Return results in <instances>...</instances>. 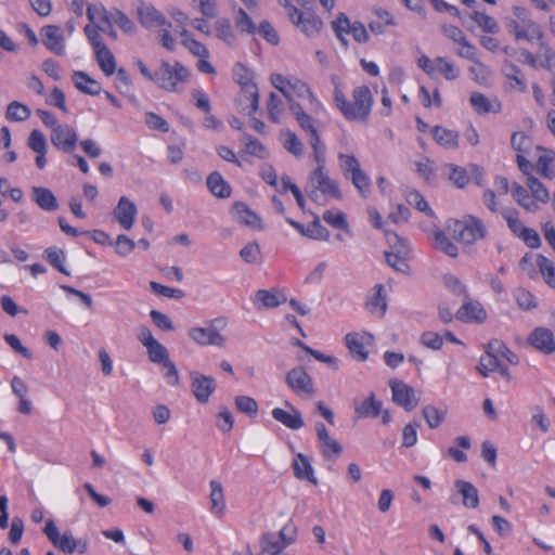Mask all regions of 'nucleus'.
I'll return each mask as SVG.
<instances>
[{
    "label": "nucleus",
    "mask_w": 555,
    "mask_h": 555,
    "mask_svg": "<svg viewBox=\"0 0 555 555\" xmlns=\"http://www.w3.org/2000/svg\"><path fill=\"white\" fill-rule=\"evenodd\" d=\"M512 149L516 152L518 169L526 176L525 185L514 182L511 193L514 201L527 212L539 211L542 205L550 202L547 188L533 176V163L528 157L535 152L533 139L524 131H516L511 138Z\"/></svg>",
    "instance_id": "f257e3e1"
},
{
    "label": "nucleus",
    "mask_w": 555,
    "mask_h": 555,
    "mask_svg": "<svg viewBox=\"0 0 555 555\" xmlns=\"http://www.w3.org/2000/svg\"><path fill=\"white\" fill-rule=\"evenodd\" d=\"M332 83L334 85V105L343 117L348 121L367 122L374 104L370 87L366 85L354 87L351 98L348 99L338 76L332 77Z\"/></svg>",
    "instance_id": "f03ea898"
},
{
    "label": "nucleus",
    "mask_w": 555,
    "mask_h": 555,
    "mask_svg": "<svg viewBox=\"0 0 555 555\" xmlns=\"http://www.w3.org/2000/svg\"><path fill=\"white\" fill-rule=\"evenodd\" d=\"M135 65L144 78L167 92H180L191 76L190 69L179 61L170 63L163 60L159 68L154 72L141 60Z\"/></svg>",
    "instance_id": "7ed1b4c3"
},
{
    "label": "nucleus",
    "mask_w": 555,
    "mask_h": 555,
    "mask_svg": "<svg viewBox=\"0 0 555 555\" xmlns=\"http://www.w3.org/2000/svg\"><path fill=\"white\" fill-rule=\"evenodd\" d=\"M270 81L272 86L285 96L289 104V109H292V104H298L296 99H307L309 102V111L312 114L319 115L325 112L322 102L305 81L294 77L287 78L281 74H272Z\"/></svg>",
    "instance_id": "20e7f679"
},
{
    "label": "nucleus",
    "mask_w": 555,
    "mask_h": 555,
    "mask_svg": "<svg viewBox=\"0 0 555 555\" xmlns=\"http://www.w3.org/2000/svg\"><path fill=\"white\" fill-rule=\"evenodd\" d=\"M171 18L181 26L178 34L181 37V44L195 57L198 59L196 67L198 72L207 75L216 74V69L209 62V50L201 41L196 40L194 36L185 28L190 23V17L186 13L179 9H171L169 11Z\"/></svg>",
    "instance_id": "39448f33"
},
{
    "label": "nucleus",
    "mask_w": 555,
    "mask_h": 555,
    "mask_svg": "<svg viewBox=\"0 0 555 555\" xmlns=\"http://www.w3.org/2000/svg\"><path fill=\"white\" fill-rule=\"evenodd\" d=\"M447 229L452 237L463 245H473L483 240L488 233L485 222L472 215L450 221Z\"/></svg>",
    "instance_id": "423d86ee"
},
{
    "label": "nucleus",
    "mask_w": 555,
    "mask_h": 555,
    "mask_svg": "<svg viewBox=\"0 0 555 555\" xmlns=\"http://www.w3.org/2000/svg\"><path fill=\"white\" fill-rule=\"evenodd\" d=\"M313 159L317 163V168L310 176V183L313 188L310 194L311 198L315 199L319 192L325 197L339 199L341 192L337 181L325 172V151L314 153Z\"/></svg>",
    "instance_id": "0eeeda50"
},
{
    "label": "nucleus",
    "mask_w": 555,
    "mask_h": 555,
    "mask_svg": "<svg viewBox=\"0 0 555 555\" xmlns=\"http://www.w3.org/2000/svg\"><path fill=\"white\" fill-rule=\"evenodd\" d=\"M331 28L345 49H347L349 44L348 36H351L352 39L360 44L366 43L370 39L364 24L359 21L351 22L343 12L338 13L335 18L331 21Z\"/></svg>",
    "instance_id": "6e6552de"
},
{
    "label": "nucleus",
    "mask_w": 555,
    "mask_h": 555,
    "mask_svg": "<svg viewBox=\"0 0 555 555\" xmlns=\"http://www.w3.org/2000/svg\"><path fill=\"white\" fill-rule=\"evenodd\" d=\"M338 164L344 177L351 181L362 196L366 197L371 192V179L354 154L339 153Z\"/></svg>",
    "instance_id": "1a4fd4ad"
},
{
    "label": "nucleus",
    "mask_w": 555,
    "mask_h": 555,
    "mask_svg": "<svg viewBox=\"0 0 555 555\" xmlns=\"http://www.w3.org/2000/svg\"><path fill=\"white\" fill-rule=\"evenodd\" d=\"M207 327L193 326L188 331L189 337L199 346H225V337L220 334L219 330H223L228 321L223 317L216 318L207 322Z\"/></svg>",
    "instance_id": "9d476101"
},
{
    "label": "nucleus",
    "mask_w": 555,
    "mask_h": 555,
    "mask_svg": "<svg viewBox=\"0 0 555 555\" xmlns=\"http://www.w3.org/2000/svg\"><path fill=\"white\" fill-rule=\"evenodd\" d=\"M286 14L291 23L309 38L319 36L323 29L322 18L312 9L300 10L297 7H292Z\"/></svg>",
    "instance_id": "9b49d317"
},
{
    "label": "nucleus",
    "mask_w": 555,
    "mask_h": 555,
    "mask_svg": "<svg viewBox=\"0 0 555 555\" xmlns=\"http://www.w3.org/2000/svg\"><path fill=\"white\" fill-rule=\"evenodd\" d=\"M482 202L491 212L500 214L503 217L509 231L516 237L521 233L526 225H524L519 218V211L514 207H502L493 190L487 189L483 192Z\"/></svg>",
    "instance_id": "f8f14e48"
},
{
    "label": "nucleus",
    "mask_w": 555,
    "mask_h": 555,
    "mask_svg": "<svg viewBox=\"0 0 555 555\" xmlns=\"http://www.w3.org/2000/svg\"><path fill=\"white\" fill-rule=\"evenodd\" d=\"M85 34L94 51L95 60L101 70L106 76H112L116 72V60L112 51L103 42L101 35L93 26H86Z\"/></svg>",
    "instance_id": "ddd939ff"
},
{
    "label": "nucleus",
    "mask_w": 555,
    "mask_h": 555,
    "mask_svg": "<svg viewBox=\"0 0 555 555\" xmlns=\"http://www.w3.org/2000/svg\"><path fill=\"white\" fill-rule=\"evenodd\" d=\"M417 66L430 78L441 76L446 80L452 81L460 75V70L455 64L442 56L430 59L429 56L422 54L417 59Z\"/></svg>",
    "instance_id": "4468645a"
},
{
    "label": "nucleus",
    "mask_w": 555,
    "mask_h": 555,
    "mask_svg": "<svg viewBox=\"0 0 555 555\" xmlns=\"http://www.w3.org/2000/svg\"><path fill=\"white\" fill-rule=\"evenodd\" d=\"M386 241L389 244V246L393 249L392 251L385 253L387 263L396 271L406 272L409 270V248L404 240L401 238L397 233L387 231Z\"/></svg>",
    "instance_id": "2eb2a0df"
},
{
    "label": "nucleus",
    "mask_w": 555,
    "mask_h": 555,
    "mask_svg": "<svg viewBox=\"0 0 555 555\" xmlns=\"http://www.w3.org/2000/svg\"><path fill=\"white\" fill-rule=\"evenodd\" d=\"M292 114L302 131L309 135V144L314 153L324 152L325 145L322 143L317 121L309 115L300 104H292Z\"/></svg>",
    "instance_id": "dca6fc26"
},
{
    "label": "nucleus",
    "mask_w": 555,
    "mask_h": 555,
    "mask_svg": "<svg viewBox=\"0 0 555 555\" xmlns=\"http://www.w3.org/2000/svg\"><path fill=\"white\" fill-rule=\"evenodd\" d=\"M241 92L237 98V106L240 112L247 116H253L259 109L258 88L250 78L238 80Z\"/></svg>",
    "instance_id": "f3484780"
},
{
    "label": "nucleus",
    "mask_w": 555,
    "mask_h": 555,
    "mask_svg": "<svg viewBox=\"0 0 555 555\" xmlns=\"http://www.w3.org/2000/svg\"><path fill=\"white\" fill-rule=\"evenodd\" d=\"M345 344L354 360L364 362L369 358V348L374 344V336L367 332L348 333Z\"/></svg>",
    "instance_id": "a211bd4d"
},
{
    "label": "nucleus",
    "mask_w": 555,
    "mask_h": 555,
    "mask_svg": "<svg viewBox=\"0 0 555 555\" xmlns=\"http://www.w3.org/2000/svg\"><path fill=\"white\" fill-rule=\"evenodd\" d=\"M138 339L146 348L151 362L162 365L169 360L167 348L154 338L147 326H141L138 330Z\"/></svg>",
    "instance_id": "6ab92c4d"
},
{
    "label": "nucleus",
    "mask_w": 555,
    "mask_h": 555,
    "mask_svg": "<svg viewBox=\"0 0 555 555\" xmlns=\"http://www.w3.org/2000/svg\"><path fill=\"white\" fill-rule=\"evenodd\" d=\"M87 15L90 21L87 26H93L99 34L104 33L113 40L117 39V33L113 27L114 23L109 20L108 11L102 4L88 5Z\"/></svg>",
    "instance_id": "aec40b11"
},
{
    "label": "nucleus",
    "mask_w": 555,
    "mask_h": 555,
    "mask_svg": "<svg viewBox=\"0 0 555 555\" xmlns=\"http://www.w3.org/2000/svg\"><path fill=\"white\" fill-rule=\"evenodd\" d=\"M315 431L323 459L332 462L337 461L343 453V446L330 436L323 423L315 424Z\"/></svg>",
    "instance_id": "412c9836"
},
{
    "label": "nucleus",
    "mask_w": 555,
    "mask_h": 555,
    "mask_svg": "<svg viewBox=\"0 0 555 555\" xmlns=\"http://www.w3.org/2000/svg\"><path fill=\"white\" fill-rule=\"evenodd\" d=\"M230 214L237 223L253 230H263V223L258 214H256L246 203L236 201L232 204Z\"/></svg>",
    "instance_id": "4be33fe9"
},
{
    "label": "nucleus",
    "mask_w": 555,
    "mask_h": 555,
    "mask_svg": "<svg viewBox=\"0 0 555 555\" xmlns=\"http://www.w3.org/2000/svg\"><path fill=\"white\" fill-rule=\"evenodd\" d=\"M389 386L396 404L409 412L417 406L418 398H416L415 390L411 386L399 379H391Z\"/></svg>",
    "instance_id": "5701e85b"
},
{
    "label": "nucleus",
    "mask_w": 555,
    "mask_h": 555,
    "mask_svg": "<svg viewBox=\"0 0 555 555\" xmlns=\"http://www.w3.org/2000/svg\"><path fill=\"white\" fill-rule=\"evenodd\" d=\"M443 35L459 46L456 54L469 61L476 60V48L467 40L464 31L454 25H443Z\"/></svg>",
    "instance_id": "b1692460"
},
{
    "label": "nucleus",
    "mask_w": 555,
    "mask_h": 555,
    "mask_svg": "<svg viewBox=\"0 0 555 555\" xmlns=\"http://www.w3.org/2000/svg\"><path fill=\"white\" fill-rule=\"evenodd\" d=\"M287 386L298 396H312V378L304 367H294L286 374Z\"/></svg>",
    "instance_id": "393cba45"
},
{
    "label": "nucleus",
    "mask_w": 555,
    "mask_h": 555,
    "mask_svg": "<svg viewBox=\"0 0 555 555\" xmlns=\"http://www.w3.org/2000/svg\"><path fill=\"white\" fill-rule=\"evenodd\" d=\"M532 156L537 158L533 171L543 178L553 179L555 177V152L552 149L537 145Z\"/></svg>",
    "instance_id": "a878e982"
},
{
    "label": "nucleus",
    "mask_w": 555,
    "mask_h": 555,
    "mask_svg": "<svg viewBox=\"0 0 555 555\" xmlns=\"http://www.w3.org/2000/svg\"><path fill=\"white\" fill-rule=\"evenodd\" d=\"M135 12L139 23L145 28L171 26V23L167 22L165 15L151 3L141 1Z\"/></svg>",
    "instance_id": "bb28decb"
},
{
    "label": "nucleus",
    "mask_w": 555,
    "mask_h": 555,
    "mask_svg": "<svg viewBox=\"0 0 555 555\" xmlns=\"http://www.w3.org/2000/svg\"><path fill=\"white\" fill-rule=\"evenodd\" d=\"M137 214L138 208L135 204L126 196H121L119 198L116 207L113 210L114 218L117 220L119 225L127 231L132 229L135 222Z\"/></svg>",
    "instance_id": "cd10ccee"
},
{
    "label": "nucleus",
    "mask_w": 555,
    "mask_h": 555,
    "mask_svg": "<svg viewBox=\"0 0 555 555\" xmlns=\"http://www.w3.org/2000/svg\"><path fill=\"white\" fill-rule=\"evenodd\" d=\"M191 379L192 392L196 400L201 403H207L216 389L215 379L210 376L202 375L198 373H192Z\"/></svg>",
    "instance_id": "c85d7f7f"
},
{
    "label": "nucleus",
    "mask_w": 555,
    "mask_h": 555,
    "mask_svg": "<svg viewBox=\"0 0 555 555\" xmlns=\"http://www.w3.org/2000/svg\"><path fill=\"white\" fill-rule=\"evenodd\" d=\"M367 311L378 318L387 311V295L383 284H376L365 301Z\"/></svg>",
    "instance_id": "c756f323"
},
{
    "label": "nucleus",
    "mask_w": 555,
    "mask_h": 555,
    "mask_svg": "<svg viewBox=\"0 0 555 555\" xmlns=\"http://www.w3.org/2000/svg\"><path fill=\"white\" fill-rule=\"evenodd\" d=\"M469 103L478 115L498 114L502 111V104L498 98L489 99L480 92H473L469 96Z\"/></svg>",
    "instance_id": "7c9ffc66"
},
{
    "label": "nucleus",
    "mask_w": 555,
    "mask_h": 555,
    "mask_svg": "<svg viewBox=\"0 0 555 555\" xmlns=\"http://www.w3.org/2000/svg\"><path fill=\"white\" fill-rule=\"evenodd\" d=\"M529 343L539 351L551 354L555 351L553 333L544 327L535 328L529 336Z\"/></svg>",
    "instance_id": "2f4dec72"
},
{
    "label": "nucleus",
    "mask_w": 555,
    "mask_h": 555,
    "mask_svg": "<svg viewBox=\"0 0 555 555\" xmlns=\"http://www.w3.org/2000/svg\"><path fill=\"white\" fill-rule=\"evenodd\" d=\"M456 318L463 322L482 323L487 311L479 301L468 300L457 310Z\"/></svg>",
    "instance_id": "473e14b6"
},
{
    "label": "nucleus",
    "mask_w": 555,
    "mask_h": 555,
    "mask_svg": "<svg viewBox=\"0 0 555 555\" xmlns=\"http://www.w3.org/2000/svg\"><path fill=\"white\" fill-rule=\"evenodd\" d=\"M287 300L284 292L279 288L259 289L256 293L254 304L257 308H276Z\"/></svg>",
    "instance_id": "72a5a7b5"
},
{
    "label": "nucleus",
    "mask_w": 555,
    "mask_h": 555,
    "mask_svg": "<svg viewBox=\"0 0 555 555\" xmlns=\"http://www.w3.org/2000/svg\"><path fill=\"white\" fill-rule=\"evenodd\" d=\"M434 141L446 150H455L460 145V133L456 130L442 126H435L431 129Z\"/></svg>",
    "instance_id": "f704fd0d"
},
{
    "label": "nucleus",
    "mask_w": 555,
    "mask_h": 555,
    "mask_svg": "<svg viewBox=\"0 0 555 555\" xmlns=\"http://www.w3.org/2000/svg\"><path fill=\"white\" fill-rule=\"evenodd\" d=\"M271 414L276 422L283 424L289 429L297 430L304 426L302 416L294 406H291V411L274 408Z\"/></svg>",
    "instance_id": "c9c22d12"
},
{
    "label": "nucleus",
    "mask_w": 555,
    "mask_h": 555,
    "mask_svg": "<svg viewBox=\"0 0 555 555\" xmlns=\"http://www.w3.org/2000/svg\"><path fill=\"white\" fill-rule=\"evenodd\" d=\"M293 470L297 479L308 480L309 482L317 485L318 480L314 476L313 467L308 456L302 453H298L293 461Z\"/></svg>",
    "instance_id": "e433bc0d"
},
{
    "label": "nucleus",
    "mask_w": 555,
    "mask_h": 555,
    "mask_svg": "<svg viewBox=\"0 0 555 555\" xmlns=\"http://www.w3.org/2000/svg\"><path fill=\"white\" fill-rule=\"evenodd\" d=\"M514 35L516 39H524L529 42L541 41L543 39L540 26L532 21L522 22L521 24L515 23Z\"/></svg>",
    "instance_id": "4c0bfd02"
},
{
    "label": "nucleus",
    "mask_w": 555,
    "mask_h": 555,
    "mask_svg": "<svg viewBox=\"0 0 555 555\" xmlns=\"http://www.w3.org/2000/svg\"><path fill=\"white\" fill-rule=\"evenodd\" d=\"M207 188L210 193L220 198H228L231 195V186L218 172L214 171L207 177Z\"/></svg>",
    "instance_id": "58836bf2"
},
{
    "label": "nucleus",
    "mask_w": 555,
    "mask_h": 555,
    "mask_svg": "<svg viewBox=\"0 0 555 555\" xmlns=\"http://www.w3.org/2000/svg\"><path fill=\"white\" fill-rule=\"evenodd\" d=\"M455 488L463 498V504L467 508H476L479 505V494L477 488L465 480H456Z\"/></svg>",
    "instance_id": "ea45409f"
},
{
    "label": "nucleus",
    "mask_w": 555,
    "mask_h": 555,
    "mask_svg": "<svg viewBox=\"0 0 555 555\" xmlns=\"http://www.w3.org/2000/svg\"><path fill=\"white\" fill-rule=\"evenodd\" d=\"M33 199L43 210L53 211L57 209V202L53 193L46 188L34 186L31 189Z\"/></svg>",
    "instance_id": "a19ab883"
},
{
    "label": "nucleus",
    "mask_w": 555,
    "mask_h": 555,
    "mask_svg": "<svg viewBox=\"0 0 555 555\" xmlns=\"http://www.w3.org/2000/svg\"><path fill=\"white\" fill-rule=\"evenodd\" d=\"M73 80L75 87L86 94L96 95L102 90V86L99 81L82 72H76L73 76Z\"/></svg>",
    "instance_id": "79ce46f5"
},
{
    "label": "nucleus",
    "mask_w": 555,
    "mask_h": 555,
    "mask_svg": "<svg viewBox=\"0 0 555 555\" xmlns=\"http://www.w3.org/2000/svg\"><path fill=\"white\" fill-rule=\"evenodd\" d=\"M210 511L214 515L221 517L225 511V502L222 485L217 480L210 481Z\"/></svg>",
    "instance_id": "37998d69"
},
{
    "label": "nucleus",
    "mask_w": 555,
    "mask_h": 555,
    "mask_svg": "<svg viewBox=\"0 0 555 555\" xmlns=\"http://www.w3.org/2000/svg\"><path fill=\"white\" fill-rule=\"evenodd\" d=\"M478 370L482 376H488L491 372L502 371L499 353L495 352V349H489V345L486 353L480 357Z\"/></svg>",
    "instance_id": "c03bdc74"
},
{
    "label": "nucleus",
    "mask_w": 555,
    "mask_h": 555,
    "mask_svg": "<svg viewBox=\"0 0 555 555\" xmlns=\"http://www.w3.org/2000/svg\"><path fill=\"white\" fill-rule=\"evenodd\" d=\"M535 264L544 282L552 288H555V263L553 260L542 254L535 255Z\"/></svg>",
    "instance_id": "a18cd8bd"
},
{
    "label": "nucleus",
    "mask_w": 555,
    "mask_h": 555,
    "mask_svg": "<svg viewBox=\"0 0 555 555\" xmlns=\"http://www.w3.org/2000/svg\"><path fill=\"white\" fill-rule=\"evenodd\" d=\"M375 15L376 20H373L369 23V28L376 35L383 34L386 26L396 25L393 15L387 10L378 9L375 11Z\"/></svg>",
    "instance_id": "49530a36"
},
{
    "label": "nucleus",
    "mask_w": 555,
    "mask_h": 555,
    "mask_svg": "<svg viewBox=\"0 0 555 555\" xmlns=\"http://www.w3.org/2000/svg\"><path fill=\"white\" fill-rule=\"evenodd\" d=\"M382 412V402L376 400L372 392L370 397L356 406V413L359 417H377Z\"/></svg>",
    "instance_id": "de8ad7c7"
},
{
    "label": "nucleus",
    "mask_w": 555,
    "mask_h": 555,
    "mask_svg": "<svg viewBox=\"0 0 555 555\" xmlns=\"http://www.w3.org/2000/svg\"><path fill=\"white\" fill-rule=\"evenodd\" d=\"M435 247L444 253L447 256L455 258L459 255L457 246L448 237V235L441 231L436 230L434 232Z\"/></svg>",
    "instance_id": "09e8293b"
},
{
    "label": "nucleus",
    "mask_w": 555,
    "mask_h": 555,
    "mask_svg": "<svg viewBox=\"0 0 555 555\" xmlns=\"http://www.w3.org/2000/svg\"><path fill=\"white\" fill-rule=\"evenodd\" d=\"M241 141L244 143L247 154L263 159L268 156L267 147L256 138L244 133Z\"/></svg>",
    "instance_id": "8fccbe9b"
},
{
    "label": "nucleus",
    "mask_w": 555,
    "mask_h": 555,
    "mask_svg": "<svg viewBox=\"0 0 555 555\" xmlns=\"http://www.w3.org/2000/svg\"><path fill=\"white\" fill-rule=\"evenodd\" d=\"M423 416L429 428H438L444 421L447 410L438 409L435 405H425L422 410Z\"/></svg>",
    "instance_id": "3c124183"
},
{
    "label": "nucleus",
    "mask_w": 555,
    "mask_h": 555,
    "mask_svg": "<svg viewBox=\"0 0 555 555\" xmlns=\"http://www.w3.org/2000/svg\"><path fill=\"white\" fill-rule=\"evenodd\" d=\"M282 143L284 149L296 157H300L304 153V143L297 134L291 130L282 133Z\"/></svg>",
    "instance_id": "603ef678"
},
{
    "label": "nucleus",
    "mask_w": 555,
    "mask_h": 555,
    "mask_svg": "<svg viewBox=\"0 0 555 555\" xmlns=\"http://www.w3.org/2000/svg\"><path fill=\"white\" fill-rule=\"evenodd\" d=\"M470 18L485 33L495 34L499 29L495 18L486 14L485 12L474 11L470 15Z\"/></svg>",
    "instance_id": "864d4df0"
},
{
    "label": "nucleus",
    "mask_w": 555,
    "mask_h": 555,
    "mask_svg": "<svg viewBox=\"0 0 555 555\" xmlns=\"http://www.w3.org/2000/svg\"><path fill=\"white\" fill-rule=\"evenodd\" d=\"M5 117L11 121H24L30 117V109L27 105L13 101L7 107Z\"/></svg>",
    "instance_id": "5fc2aeb1"
},
{
    "label": "nucleus",
    "mask_w": 555,
    "mask_h": 555,
    "mask_svg": "<svg viewBox=\"0 0 555 555\" xmlns=\"http://www.w3.org/2000/svg\"><path fill=\"white\" fill-rule=\"evenodd\" d=\"M43 36V42L48 49L56 53L62 50V36L59 27L53 25L47 26Z\"/></svg>",
    "instance_id": "6e6d98bb"
},
{
    "label": "nucleus",
    "mask_w": 555,
    "mask_h": 555,
    "mask_svg": "<svg viewBox=\"0 0 555 555\" xmlns=\"http://www.w3.org/2000/svg\"><path fill=\"white\" fill-rule=\"evenodd\" d=\"M447 167L449 169V179L456 188L464 189L468 185L470 177L465 168L454 164H449Z\"/></svg>",
    "instance_id": "4d7b16f0"
},
{
    "label": "nucleus",
    "mask_w": 555,
    "mask_h": 555,
    "mask_svg": "<svg viewBox=\"0 0 555 555\" xmlns=\"http://www.w3.org/2000/svg\"><path fill=\"white\" fill-rule=\"evenodd\" d=\"M267 111L269 119L279 124L281 121L282 115L284 113V103L275 93H270L268 102H267Z\"/></svg>",
    "instance_id": "13d9d810"
},
{
    "label": "nucleus",
    "mask_w": 555,
    "mask_h": 555,
    "mask_svg": "<svg viewBox=\"0 0 555 555\" xmlns=\"http://www.w3.org/2000/svg\"><path fill=\"white\" fill-rule=\"evenodd\" d=\"M44 533L56 547L69 552V539L66 535L60 538L59 530L52 520L47 521Z\"/></svg>",
    "instance_id": "bf43d9fd"
},
{
    "label": "nucleus",
    "mask_w": 555,
    "mask_h": 555,
    "mask_svg": "<svg viewBox=\"0 0 555 555\" xmlns=\"http://www.w3.org/2000/svg\"><path fill=\"white\" fill-rule=\"evenodd\" d=\"M217 37L227 44L232 46L235 42V35L231 22L228 18H220L215 23Z\"/></svg>",
    "instance_id": "052dcab7"
},
{
    "label": "nucleus",
    "mask_w": 555,
    "mask_h": 555,
    "mask_svg": "<svg viewBox=\"0 0 555 555\" xmlns=\"http://www.w3.org/2000/svg\"><path fill=\"white\" fill-rule=\"evenodd\" d=\"M323 220L334 229L348 231L349 224L343 211L337 209H330L324 211Z\"/></svg>",
    "instance_id": "680f3d73"
},
{
    "label": "nucleus",
    "mask_w": 555,
    "mask_h": 555,
    "mask_svg": "<svg viewBox=\"0 0 555 555\" xmlns=\"http://www.w3.org/2000/svg\"><path fill=\"white\" fill-rule=\"evenodd\" d=\"M241 258L249 264L260 263L262 259L261 248L257 242L247 243L240 250Z\"/></svg>",
    "instance_id": "e2e57ef3"
},
{
    "label": "nucleus",
    "mask_w": 555,
    "mask_h": 555,
    "mask_svg": "<svg viewBox=\"0 0 555 555\" xmlns=\"http://www.w3.org/2000/svg\"><path fill=\"white\" fill-rule=\"evenodd\" d=\"M235 26L241 33L248 35H255L257 33L256 24L242 8L236 11Z\"/></svg>",
    "instance_id": "0e129e2a"
},
{
    "label": "nucleus",
    "mask_w": 555,
    "mask_h": 555,
    "mask_svg": "<svg viewBox=\"0 0 555 555\" xmlns=\"http://www.w3.org/2000/svg\"><path fill=\"white\" fill-rule=\"evenodd\" d=\"M51 142L64 152H69V132L62 125L51 129Z\"/></svg>",
    "instance_id": "69168bd1"
},
{
    "label": "nucleus",
    "mask_w": 555,
    "mask_h": 555,
    "mask_svg": "<svg viewBox=\"0 0 555 555\" xmlns=\"http://www.w3.org/2000/svg\"><path fill=\"white\" fill-rule=\"evenodd\" d=\"M44 254L51 266H53L55 269H57L60 272L66 275L69 274L64 266L66 256L62 249L57 247H50L46 249Z\"/></svg>",
    "instance_id": "338daca9"
},
{
    "label": "nucleus",
    "mask_w": 555,
    "mask_h": 555,
    "mask_svg": "<svg viewBox=\"0 0 555 555\" xmlns=\"http://www.w3.org/2000/svg\"><path fill=\"white\" fill-rule=\"evenodd\" d=\"M109 20L116 24L126 34H133L135 26L133 22L121 11L113 10L108 12Z\"/></svg>",
    "instance_id": "774afa93"
}]
</instances>
